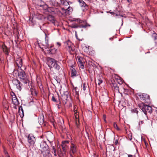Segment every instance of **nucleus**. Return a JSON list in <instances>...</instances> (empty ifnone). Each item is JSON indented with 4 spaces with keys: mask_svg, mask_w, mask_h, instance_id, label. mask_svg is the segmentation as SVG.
Masks as SVG:
<instances>
[{
    "mask_svg": "<svg viewBox=\"0 0 157 157\" xmlns=\"http://www.w3.org/2000/svg\"><path fill=\"white\" fill-rule=\"evenodd\" d=\"M6 54H8V52L7 51H6Z\"/></svg>",
    "mask_w": 157,
    "mask_h": 157,
    "instance_id": "nucleus-49",
    "label": "nucleus"
},
{
    "mask_svg": "<svg viewBox=\"0 0 157 157\" xmlns=\"http://www.w3.org/2000/svg\"><path fill=\"white\" fill-rule=\"evenodd\" d=\"M74 21H77V22H78H78L79 23H82V22H84L83 21H81V20L80 19H75Z\"/></svg>",
    "mask_w": 157,
    "mask_h": 157,
    "instance_id": "nucleus-37",
    "label": "nucleus"
},
{
    "mask_svg": "<svg viewBox=\"0 0 157 157\" xmlns=\"http://www.w3.org/2000/svg\"><path fill=\"white\" fill-rule=\"evenodd\" d=\"M90 25L86 24L85 25H77V24H72L71 27L72 28H86L87 26H90Z\"/></svg>",
    "mask_w": 157,
    "mask_h": 157,
    "instance_id": "nucleus-9",
    "label": "nucleus"
},
{
    "mask_svg": "<svg viewBox=\"0 0 157 157\" xmlns=\"http://www.w3.org/2000/svg\"><path fill=\"white\" fill-rule=\"evenodd\" d=\"M77 146L75 144L72 143L71 146V151L72 152L73 154L75 153L77 151Z\"/></svg>",
    "mask_w": 157,
    "mask_h": 157,
    "instance_id": "nucleus-15",
    "label": "nucleus"
},
{
    "mask_svg": "<svg viewBox=\"0 0 157 157\" xmlns=\"http://www.w3.org/2000/svg\"><path fill=\"white\" fill-rule=\"evenodd\" d=\"M72 45V43L69 40H68L65 43V46L66 48L68 47V46Z\"/></svg>",
    "mask_w": 157,
    "mask_h": 157,
    "instance_id": "nucleus-30",
    "label": "nucleus"
},
{
    "mask_svg": "<svg viewBox=\"0 0 157 157\" xmlns=\"http://www.w3.org/2000/svg\"><path fill=\"white\" fill-rule=\"evenodd\" d=\"M77 88V87H76L75 88V91L76 92H77V91H76V89Z\"/></svg>",
    "mask_w": 157,
    "mask_h": 157,
    "instance_id": "nucleus-48",
    "label": "nucleus"
},
{
    "mask_svg": "<svg viewBox=\"0 0 157 157\" xmlns=\"http://www.w3.org/2000/svg\"><path fill=\"white\" fill-rule=\"evenodd\" d=\"M59 1L60 0H50L49 3L53 6H57L59 5Z\"/></svg>",
    "mask_w": 157,
    "mask_h": 157,
    "instance_id": "nucleus-14",
    "label": "nucleus"
},
{
    "mask_svg": "<svg viewBox=\"0 0 157 157\" xmlns=\"http://www.w3.org/2000/svg\"><path fill=\"white\" fill-rule=\"evenodd\" d=\"M155 43V45H157V36L156 33H154L152 35Z\"/></svg>",
    "mask_w": 157,
    "mask_h": 157,
    "instance_id": "nucleus-29",
    "label": "nucleus"
},
{
    "mask_svg": "<svg viewBox=\"0 0 157 157\" xmlns=\"http://www.w3.org/2000/svg\"><path fill=\"white\" fill-rule=\"evenodd\" d=\"M79 3L80 5L82 7H85L86 5L82 0H78Z\"/></svg>",
    "mask_w": 157,
    "mask_h": 157,
    "instance_id": "nucleus-27",
    "label": "nucleus"
},
{
    "mask_svg": "<svg viewBox=\"0 0 157 157\" xmlns=\"http://www.w3.org/2000/svg\"><path fill=\"white\" fill-rule=\"evenodd\" d=\"M102 82V80L101 79H99L97 81H96V83H98V85H100Z\"/></svg>",
    "mask_w": 157,
    "mask_h": 157,
    "instance_id": "nucleus-36",
    "label": "nucleus"
},
{
    "mask_svg": "<svg viewBox=\"0 0 157 157\" xmlns=\"http://www.w3.org/2000/svg\"><path fill=\"white\" fill-rule=\"evenodd\" d=\"M47 19L52 23H54L55 20L54 16L52 15H49L47 17Z\"/></svg>",
    "mask_w": 157,
    "mask_h": 157,
    "instance_id": "nucleus-21",
    "label": "nucleus"
},
{
    "mask_svg": "<svg viewBox=\"0 0 157 157\" xmlns=\"http://www.w3.org/2000/svg\"><path fill=\"white\" fill-rule=\"evenodd\" d=\"M38 45L40 48L42 49L45 48V49L48 47L49 46L48 40H46L45 39V43L42 42L41 43H38Z\"/></svg>",
    "mask_w": 157,
    "mask_h": 157,
    "instance_id": "nucleus-8",
    "label": "nucleus"
},
{
    "mask_svg": "<svg viewBox=\"0 0 157 157\" xmlns=\"http://www.w3.org/2000/svg\"><path fill=\"white\" fill-rule=\"evenodd\" d=\"M141 109L144 113H151L152 112V108L151 106L143 104L141 108Z\"/></svg>",
    "mask_w": 157,
    "mask_h": 157,
    "instance_id": "nucleus-6",
    "label": "nucleus"
},
{
    "mask_svg": "<svg viewBox=\"0 0 157 157\" xmlns=\"http://www.w3.org/2000/svg\"><path fill=\"white\" fill-rule=\"evenodd\" d=\"M140 97V99L141 100L144 101L146 102L148 99H149V96L147 94L143 93L139 95Z\"/></svg>",
    "mask_w": 157,
    "mask_h": 157,
    "instance_id": "nucleus-7",
    "label": "nucleus"
},
{
    "mask_svg": "<svg viewBox=\"0 0 157 157\" xmlns=\"http://www.w3.org/2000/svg\"><path fill=\"white\" fill-rule=\"evenodd\" d=\"M75 124L76 125L77 127H78L79 124V116L77 114L75 115Z\"/></svg>",
    "mask_w": 157,
    "mask_h": 157,
    "instance_id": "nucleus-22",
    "label": "nucleus"
},
{
    "mask_svg": "<svg viewBox=\"0 0 157 157\" xmlns=\"http://www.w3.org/2000/svg\"><path fill=\"white\" fill-rule=\"evenodd\" d=\"M74 113H75V115L76 114H77V111L76 110H74Z\"/></svg>",
    "mask_w": 157,
    "mask_h": 157,
    "instance_id": "nucleus-44",
    "label": "nucleus"
},
{
    "mask_svg": "<svg viewBox=\"0 0 157 157\" xmlns=\"http://www.w3.org/2000/svg\"><path fill=\"white\" fill-rule=\"evenodd\" d=\"M36 138L32 134H29L28 136V141L31 145H33L36 141Z\"/></svg>",
    "mask_w": 157,
    "mask_h": 157,
    "instance_id": "nucleus-5",
    "label": "nucleus"
},
{
    "mask_svg": "<svg viewBox=\"0 0 157 157\" xmlns=\"http://www.w3.org/2000/svg\"><path fill=\"white\" fill-rule=\"evenodd\" d=\"M47 49V51H48L47 53L52 54V49L50 48H48V47H47V48H46Z\"/></svg>",
    "mask_w": 157,
    "mask_h": 157,
    "instance_id": "nucleus-35",
    "label": "nucleus"
},
{
    "mask_svg": "<svg viewBox=\"0 0 157 157\" xmlns=\"http://www.w3.org/2000/svg\"><path fill=\"white\" fill-rule=\"evenodd\" d=\"M109 39H110V40H111V38H110Z\"/></svg>",
    "mask_w": 157,
    "mask_h": 157,
    "instance_id": "nucleus-53",
    "label": "nucleus"
},
{
    "mask_svg": "<svg viewBox=\"0 0 157 157\" xmlns=\"http://www.w3.org/2000/svg\"><path fill=\"white\" fill-rule=\"evenodd\" d=\"M16 86V88L18 89L20 91L21 90V86L22 84L21 83H20L19 84H18L17 85H15Z\"/></svg>",
    "mask_w": 157,
    "mask_h": 157,
    "instance_id": "nucleus-33",
    "label": "nucleus"
},
{
    "mask_svg": "<svg viewBox=\"0 0 157 157\" xmlns=\"http://www.w3.org/2000/svg\"><path fill=\"white\" fill-rule=\"evenodd\" d=\"M68 142L67 141H65L63 142L62 147L63 151L65 153V152L68 148Z\"/></svg>",
    "mask_w": 157,
    "mask_h": 157,
    "instance_id": "nucleus-10",
    "label": "nucleus"
},
{
    "mask_svg": "<svg viewBox=\"0 0 157 157\" xmlns=\"http://www.w3.org/2000/svg\"><path fill=\"white\" fill-rule=\"evenodd\" d=\"M67 3H68V5H70L71 4H72V2H71L70 1H67Z\"/></svg>",
    "mask_w": 157,
    "mask_h": 157,
    "instance_id": "nucleus-41",
    "label": "nucleus"
},
{
    "mask_svg": "<svg viewBox=\"0 0 157 157\" xmlns=\"http://www.w3.org/2000/svg\"><path fill=\"white\" fill-rule=\"evenodd\" d=\"M19 114L21 117H23L24 116V112L23 110L22 109V106H20L19 108Z\"/></svg>",
    "mask_w": 157,
    "mask_h": 157,
    "instance_id": "nucleus-25",
    "label": "nucleus"
},
{
    "mask_svg": "<svg viewBox=\"0 0 157 157\" xmlns=\"http://www.w3.org/2000/svg\"><path fill=\"white\" fill-rule=\"evenodd\" d=\"M132 155H128V157H132Z\"/></svg>",
    "mask_w": 157,
    "mask_h": 157,
    "instance_id": "nucleus-47",
    "label": "nucleus"
},
{
    "mask_svg": "<svg viewBox=\"0 0 157 157\" xmlns=\"http://www.w3.org/2000/svg\"><path fill=\"white\" fill-rule=\"evenodd\" d=\"M57 45L58 46H60L61 45V44L59 42H57Z\"/></svg>",
    "mask_w": 157,
    "mask_h": 157,
    "instance_id": "nucleus-43",
    "label": "nucleus"
},
{
    "mask_svg": "<svg viewBox=\"0 0 157 157\" xmlns=\"http://www.w3.org/2000/svg\"><path fill=\"white\" fill-rule=\"evenodd\" d=\"M52 100L54 101H56V99L55 98L54 96H53L52 97Z\"/></svg>",
    "mask_w": 157,
    "mask_h": 157,
    "instance_id": "nucleus-39",
    "label": "nucleus"
},
{
    "mask_svg": "<svg viewBox=\"0 0 157 157\" xmlns=\"http://www.w3.org/2000/svg\"><path fill=\"white\" fill-rule=\"evenodd\" d=\"M118 143V140H116L115 142V144H117Z\"/></svg>",
    "mask_w": 157,
    "mask_h": 157,
    "instance_id": "nucleus-42",
    "label": "nucleus"
},
{
    "mask_svg": "<svg viewBox=\"0 0 157 157\" xmlns=\"http://www.w3.org/2000/svg\"><path fill=\"white\" fill-rule=\"evenodd\" d=\"M66 48L70 52H71V51L73 52L75 50L74 46L72 44V45H71V46H68V47Z\"/></svg>",
    "mask_w": 157,
    "mask_h": 157,
    "instance_id": "nucleus-24",
    "label": "nucleus"
},
{
    "mask_svg": "<svg viewBox=\"0 0 157 157\" xmlns=\"http://www.w3.org/2000/svg\"><path fill=\"white\" fill-rule=\"evenodd\" d=\"M77 59L79 65L80 66V67L81 68L83 69L84 68V67L82 61L83 59L82 58H81L80 56H78Z\"/></svg>",
    "mask_w": 157,
    "mask_h": 157,
    "instance_id": "nucleus-11",
    "label": "nucleus"
},
{
    "mask_svg": "<svg viewBox=\"0 0 157 157\" xmlns=\"http://www.w3.org/2000/svg\"><path fill=\"white\" fill-rule=\"evenodd\" d=\"M106 150H109V151H114L115 150V148L113 145H110L106 147Z\"/></svg>",
    "mask_w": 157,
    "mask_h": 157,
    "instance_id": "nucleus-26",
    "label": "nucleus"
},
{
    "mask_svg": "<svg viewBox=\"0 0 157 157\" xmlns=\"http://www.w3.org/2000/svg\"><path fill=\"white\" fill-rule=\"evenodd\" d=\"M40 17L41 18V17L42 16L41 15H40Z\"/></svg>",
    "mask_w": 157,
    "mask_h": 157,
    "instance_id": "nucleus-51",
    "label": "nucleus"
},
{
    "mask_svg": "<svg viewBox=\"0 0 157 157\" xmlns=\"http://www.w3.org/2000/svg\"><path fill=\"white\" fill-rule=\"evenodd\" d=\"M48 140L51 144V146L52 147V150L53 151H52V153L54 154V155L55 156H56L57 155L56 154V150L55 146H52L53 145V143L52 141H50L49 140Z\"/></svg>",
    "mask_w": 157,
    "mask_h": 157,
    "instance_id": "nucleus-19",
    "label": "nucleus"
},
{
    "mask_svg": "<svg viewBox=\"0 0 157 157\" xmlns=\"http://www.w3.org/2000/svg\"><path fill=\"white\" fill-rule=\"evenodd\" d=\"M12 103L15 105H17L19 104V102L16 95L14 94L12 95Z\"/></svg>",
    "mask_w": 157,
    "mask_h": 157,
    "instance_id": "nucleus-12",
    "label": "nucleus"
},
{
    "mask_svg": "<svg viewBox=\"0 0 157 157\" xmlns=\"http://www.w3.org/2000/svg\"><path fill=\"white\" fill-rule=\"evenodd\" d=\"M113 127L115 128L117 130H120V128L118 127L117 124L115 123H114L113 124Z\"/></svg>",
    "mask_w": 157,
    "mask_h": 157,
    "instance_id": "nucleus-34",
    "label": "nucleus"
},
{
    "mask_svg": "<svg viewBox=\"0 0 157 157\" xmlns=\"http://www.w3.org/2000/svg\"><path fill=\"white\" fill-rule=\"evenodd\" d=\"M86 84L85 83H83V89L84 90H86Z\"/></svg>",
    "mask_w": 157,
    "mask_h": 157,
    "instance_id": "nucleus-38",
    "label": "nucleus"
},
{
    "mask_svg": "<svg viewBox=\"0 0 157 157\" xmlns=\"http://www.w3.org/2000/svg\"><path fill=\"white\" fill-rule=\"evenodd\" d=\"M75 33H76V32H75ZM75 36H76L77 38V35L76 34H75Z\"/></svg>",
    "mask_w": 157,
    "mask_h": 157,
    "instance_id": "nucleus-50",
    "label": "nucleus"
},
{
    "mask_svg": "<svg viewBox=\"0 0 157 157\" xmlns=\"http://www.w3.org/2000/svg\"><path fill=\"white\" fill-rule=\"evenodd\" d=\"M128 2L129 3H131V0H127Z\"/></svg>",
    "mask_w": 157,
    "mask_h": 157,
    "instance_id": "nucleus-45",
    "label": "nucleus"
},
{
    "mask_svg": "<svg viewBox=\"0 0 157 157\" xmlns=\"http://www.w3.org/2000/svg\"><path fill=\"white\" fill-rule=\"evenodd\" d=\"M7 157H10V156L9 155H8Z\"/></svg>",
    "mask_w": 157,
    "mask_h": 157,
    "instance_id": "nucleus-52",
    "label": "nucleus"
},
{
    "mask_svg": "<svg viewBox=\"0 0 157 157\" xmlns=\"http://www.w3.org/2000/svg\"><path fill=\"white\" fill-rule=\"evenodd\" d=\"M16 63L18 67L21 68L22 66V60L20 57H19L17 59Z\"/></svg>",
    "mask_w": 157,
    "mask_h": 157,
    "instance_id": "nucleus-13",
    "label": "nucleus"
},
{
    "mask_svg": "<svg viewBox=\"0 0 157 157\" xmlns=\"http://www.w3.org/2000/svg\"><path fill=\"white\" fill-rule=\"evenodd\" d=\"M70 99L69 94L68 92H64L62 95V99L63 100V102L64 104H66L67 102V100Z\"/></svg>",
    "mask_w": 157,
    "mask_h": 157,
    "instance_id": "nucleus-4",
    "label": "nucleus"
},
{
    "mask_svg": "<svg viewBox=\"0 0 157 157\" xmlns=\"http://www.w3.org/2000/svg\"><path fill=\"white\" fill-rule=\"evenodd\" d=\"M7 141L10 144H11L13 142V138L12 136H9L7 139Z\"/></svg>",
    "mask_w": 157,
    "mask_h": 157,
    "instance_id": "nucleus-31",
    "label": "nucleus"
},
{
    "mask_svg": "<svg viewBox=\"0 0 157 157\" xmlns=\"http://www.w3.org/2000/svg\"><path fill=\"white\" fill-rule=\"evenodd\" d=\"M50 150H49L41 153L44 157H52L51 154L50 152Z\"/></svg>",
    "mask_w": 157,
    "mask_h": 157,
    "instance_id": "nucleus-16",
    "label": "nucleus"
},
{
    "mask_svg": "<svg viewBox=\"0 0 157 157\" xmlns=\"http://www.w3.org/2000/svg\"><path fill=\"white\" fill-rule=\"evenodd\" d=\"M62 10L65 11L64 13L66 14H69L71 11L72 10V8L70 6H69L67 9H64V8H62Z\"/></svg>",
    "mask_w": 157,
    "mask_h": 157,
    "instance_id": "nucleus-17",
    "label": "nucleus"
},
{
    "mask_svg": "<svg viewBox=\"0 0 157 157\" xmlns=\"http://www.w3.org/2000/svg\"><path fill=\"white\" fill-rule=\"evenodd\" d=\"M38 122L40 124H42L44 121V117L43 115H40L38 118Z\"/></svg>",
    "mask_w": 157,
    "mask_h": 157,
    "instance_id": "nucleus-18",
    "label": "nucleus"
},
{
    "mask_svg": "<svg viewBox=\"0 0 157 157\" xmlns=\"http://www.w3.org/2000/svg\"><path fill=\"white\" fill-rule=\"evenodd\" d=\"M29 20V23L30 26H33L36 24V22L33 18H30Z\"/></svg>",
    "mask_w": 157,
    "mask_h": 157,
    "instance_id": "nucleus-20",
    "label": "nucleus"
},
{
    "mask_svg": "<svg viewBox=\"0 0 157 157\" xmlns=\"http://www.w3.org/2000/svg\"><path fill=\"white\" fill-rule=\"evenodd\" d=\"M18 76L21 82L24 84L27 83L28 79L25 72L23 70L21 69L18 71Z\"/></svg>",
    "mask_w": 157,
    "mask_h": 157,
    "instance_id": "nucleus-2",
    "label": "nucleus"
},
{
    "mask_svg": "<svg viewBox=\"0 0 157 157\" xmlns=\"http://www.w3.org/2000/svg\"><path fill=\"white\" fill-rule=\"evenodd\" d=\"M103 118H104V121H105V122H106V121L105 120V119H106V116L105 115H103Z\"/></svg>",
    "mask_w": 157,
    "mask_h": 157,
    "instance_id": "nucleus-40",
    "label": "nucleus"
},
{
    "mask_svg": "<svg viewBox=\"0 0 157 157\" xmlns=\"http://www.w3.org/2000/svg\"><path fill=\"white\" fill-rule=\"evenodd\" d=\"M40 150L41 153L44 151L50 150L49 146L45 141H43L40 144Z\"/></svg>",
    "mask_w": 157,
    "mask_h": 157,
    "instance_id": "nucleus-3",
    "label": "nucleus"
},
{
    "mask_svg": "<svg viewBox=\"0 0 157 157\" xmlns=\"http://www.w3.org/2000/svg\"><path fill=\"white\" fill-rule=\"evenodd\" d=\"M48 64L50 68H54L56 70H58L60 68L59 66L57 63L56 61L54 59L49 58L48 60Z\"/></svg>",
    "mask_w": 157,
    "mask_h": 157,
    "instance_id": "nucleus-1",
    "label": "nucleus"
},
{
    "mask_svg": "<svg viewBox=\"0 0 157 157\" xmlns=\"http://www.w3.org/2000/svg\"><path fill=\"white\" fill-rule=\"evenodd\" d=\"M59 4L65 6H68L67 1L66 0H60Z\"/></svg>",
    "mask_w": 157,
    "mask_h": 157,
    "instance_id": "nucleus-23",
    "label": "nucleus"
},
{
    "mask_svg": "<svg viewBox=\"0 0 157 157\" xmlns=\"http://www.w3.org/2000/svg\"><path fill=\"white\" fill-rule=\"evenodd\" d=\"M13 83V84L15 86V85H17L18 84H19L20 83H21L17 79H13L12 81Z\"/></svg>",
    "mask_w": 157,
    "mask_h": 157,
    "instance_id": "nucleus-32",
    "label": "nucleus"
},
{
    "mask_svg": "<svg viewBox=\"0 0 157 157\" xmlns=\"http://www.w3.org/2000/svg\"><path fill=\"white\" fill-rule=\"evenodd\" d=\"M77 72L75 68H72L71 71V75L72 77L75 76L76 75Z\"/></svg>",
    "mask_w": 157,
    "mask_h": 157,
    "instance_id": "nucleus-28",
    "label": "nucleus"
},
{
    "mask_svg": "<svg viewBox=\"0 0 157 157\" xmlns=\"http://www.w3.org/2000/svg\"><path fill=\"white\" fill-rule=\"evenodd\" d=\"M4 153L6 155H8V152L6 151H4Z\"/></svg>",
    "mask_w": 157,
    "mask_h": 157,
    "instance_id": "nucleus-46",
    "label": "nucleus"
}]
</instances>
